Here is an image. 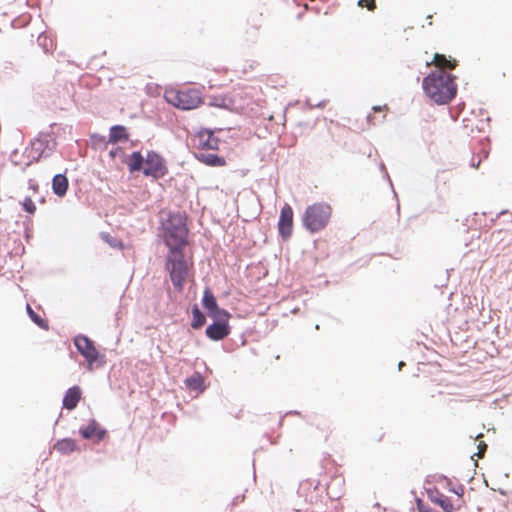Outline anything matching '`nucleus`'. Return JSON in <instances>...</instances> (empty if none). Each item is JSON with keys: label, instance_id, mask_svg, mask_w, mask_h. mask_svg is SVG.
Instances as JSON below:
<instances>
[{"label": "nucleus", "instance_id": "f257e3e1", "mask_svg": "<svg viewBox=\"0 0 512 512\" xmlns=\"http://www.w3.org/2000/svg\"><path fill=\"white\" fill-rule=\"evenodd\" d=\"M456 77L446 72H430L423 78L422 87L425 94L436 104L450 103L457 94Z\"/></svg>", "mask_w": 512, "mask_h": 512}, {"label": "nucleus", "instance_id": "f03ea898", "mask_svg": "<svg viewBox=\"0 0 512 512\" xmlns=\"http://www.w3.org/2000/svg\"><path fill=\"white\" fill-rule=\"evenodd\" d=\"M126 165L130 173L142 172L145 177L155 180L161 179L168 174V167L165 158L154 150H149L146 157L140 151H133Z\"/></svg>", "mask_w": 512, "mask_h": 512}, {"label": "nucleus", "instance_id": "7ed1b4c3", "mask_svg": "<svg viewBox=\"0 0 512 512\" xmlns=\"http://www.w3.org/2000/svg\"><path fill=\"white\" fill-rule=\"evenodd\" d=\"M163 241L168 251L179 253L188 244L189 229L185 213L169 212L167 219L162 222Z\"/></svg>", "mask_w": 512, "mask_h": 512}, {"label": "nucleus", "instance_id": "20e7f679", "mask_svg": "<svg viewBox=\"0 0 512 512\" xmlns=\"http://www.w3.org/2000/svg\"><path fill=\"white\" fill-rule=\"evenodd\" d=\"M332 216V207L326 202L308 205L301 217L302 226L311 234L327 227Z\"/></svg>", "mask_w": 512, "mask_h": 512}, {"label": "nucleus", "instance_id": "39448f33", "mask_svg": "<svg viewBox=\"0 0 512 512\" xmlns=\"http://www.w3.org/2000/svg\"><path fill=\"white\" fill-rule=\"evenodd\" d=\"M56 147L57 141L52 133H40L23 151L22 156L26 157L28 161L21 167V171L24 173L27 167L33 163L51 156Z\"/></svg>", "mask_w": 512, "mask_h": 512}, {"label": "nucleus", "instance_id": "423d86ee", "mask_svg": "<svg viewBox=\"0 0 512 512\" xmlns=\"http://www.w3.org/2000/svg\"><path fill=\"white\" fill-rule=\"evenodd\" d=\"M165 270L169 273L174 290L181 293L188 276V264L185 259L184 250H180L179 253L168 251L165 258Z\"/></svg>", "mask_w": 512, "mask_h": 512}, {"label": "nucleus", "instance_id": "0eeeda50", "mask_svg": "<svg viewBox=\"0 0 512 512\" xmlns=\"http://www.w3.org/2000/svg\"><path fill=\"white\" fill-rule=\"evenodd\" d=\"M201 305L211 320H229L231 318L228 310L219 307L217 299L209 287H206L203 292Z\"/></svg>", "mask_w": 512, "mask_h": 512}, {"label": "nucleus", "instance_id": "6e6552de", "mask_svg": "<svg viewBox=\"0 0 512 512\" xmlns=\"http://www.w3.org/2000/svg\"><path fill=\"white\" fill-rule=\"evenodd\" d=\"M174 98L173 105L181 110H192L202 103L200 92L196 89L178 91Z\"/></svg>", "mask_w": 512, "mask_h": 512}, {"label": "nucleus", "instance_id": "1a4fd4ad", "mask_svg": "<svg viewBox=\"0 0 512 512\" xmlns=\"http://www.w3.org/2000/svg\"><path fill=\"white\" fill-rule=\"evenodd\" d=\"M293 217L294 212L292 207L285 203L280 210V215L277 223L278 233L283 242L288 241L293 232Z\"/></svg>", "mask_w": 512, "mask_h": 512}, {"label": "nucleus", "instance_id": "9d476101", "mask_svg": "<svg viewBox=\"0 0 512 512\" xmlns=\"http://www.w3.org/2000/svg\"><path fill=\"white\" fill-rule=\"evenodd\" d=\"M74 344L78 352L86 359L89 366H92V364L97 361L99 353L88 337L79 335L75 337Z\"/></svg>", "mask_w": 512, "mask_h": 512}, {"label": "nucleus", "instance_id": "9b49d317", "mask_svg": "<svg viewBox=\"0 0 512 512\" xmlns=\"http://www.w3.org/2000/svg\"><path fill=\"white\" fill-rule=\"evenodd\" d=\"M199 151L218 150L220 139L214 135V131L203 128L195 136Z\"/></svg>", "mask_w": 512, "mask_h": 512}, {"label": "nucleus", "instance_id": "f8f14e48", "mask_svg": "<svg viewBox=\"0 0 512 512\" xmlns=\"http://www.w3.org/2000/svg\"><path fill=\"white\" fill-rule=\"evenodd\" d=\"M80 434L84 439H93L96 441H102L106 437V430L101 428L96 420H91L89 424L80 429Z\"/></svg>", "mask_w": 512, "mask_h": 512}, {"label": "nucleus", "instance_id": "ddd939ff", "mask_svg": "<svg viewBox=\"0 0 512 512\" xmlns=\"http://www.w3.org/2000/svg\"><path fill=\"white\" fill-rule=\"evenodd\" d=\"M195 158L210 167H222L226 164L223 156L207 151L194 152Z\"/></svg>", "mask_w": 512, "mask_h": 512}, {"label": "nucleus", "instance_id": "4468645a", "mask_svg": "<svg viewBox=\"0 0 512 512\" xmlns=\"http://www.w3.org/2000/svg\"><path fill=\"white\" fill-rule=\"evenodd\" d=\"M230 333L228 322H213L206 328V335L214 341L222 340Z\"/></svg>", "mask_w": 512, "mask_h": 512}, {"label": "nucleus", "instance_id": "2eb2a0df", "mask_svg": "<svg viewBox=\"0 0 512 512\" xmlns=\"http://www.w3.org/2000/svg\"><path fill=\"white\" fill-rule=\"evenodd\" d=\"M82 398V390L79 386L69 388L63 398V407L67 410H73L77 407Z\"/></svg>", "mask_w": 512, "mask_h": 512}, {"label": "nucleus", "instance_id": "dca6fc26", "mask_svg": "<svg viewBox=\"0 0 512 512\" xmlns=\"http://www.w3.org/2000/svg\"><path fill=\"white\" fill-rule=\"evenodd\" d=\"M69 188V181L65 173H58L52 178V191L58 197H64Z\"/></svg>", "mask_w": 512, "mask_h": 512}, {"label": "nucleus", "instance_id": "f3484780", "mask_svg": "<svg viewBox=\"0 0 512 512\" xmlns=\"http://www.w3.org/2000/svg\"><path fill=\"white\" fill-rule=\"evenodd\" d=\"M207 105L210 107H217L226 110H232L234 100L228 95H211L207 98Z\"/></svg>", "mask_w": 512, "mask_h": 512}, {"label": "nucleus", "instance_id": "a211bd4d", "mask_svg": "<svg viewBox=\"0 0 512 512\" xmlns=\"http://www.w3.org/2000/svg\"><path fill=\"white\" fill-rule=\"evenodd\" d=\"M129 139L127 128L123 125H113L109 130L108 143L117 144Z\"/></svg>", "mask_w": 512, "mask_h": 512}, {"label": "nucleus", "instance_id": "6ab92c4d", "mask_svg": "<svg viewBox=\"0 0 512 512\" xmlns=\"http://www.w3.org/2000/svg\"><path fill=\"white\" fill-rule=\"evenodd\" d=\"M54 449L61 454H70L78 449L77 443L74 439L65 438L57 441Z\"/></svg>", "mask_w": 512, "mask_h": 512}, {"label": "nucleus", "instance_id": "aec40b11", "mask_svg": "<svg viewBox=\"0 0 512 512\" xmlns=\"http://www.w3.org/2000/svg\"><path fill=\"white\" fill-rule=\"evenodd\" d=\"M185 384L188 387V389L192 391L203 392L205 390L204 378L198 372H195L193 375L188 377L185 380Z\"/></svg>", "mask_w": 512, "mask_h": 512}, {"label": "nucleus", "instance_id": "412c9836", "mask_svg": "<svg viewBox=\"0 0 512 512\" xmlns=\"http://www.w3.org/2000/svg\"><path fill=\"white\" fill-rule=\"evenodd\" d=\"M432 502L439 505L444 512H454L455 507L451 500L443 495V494H437L436 496L431 497Z\"/></svg>", "mask_w": 512, "mask_h": 512}, {"label": "nucleus", "instance_id": "4be33fe9", "mask_svg": "<svg viewBox=\"0 0 512 512\" xmlns=\"http://www.w3.org/2000/svg\"><path fill=\"white\" fill-rule=\"evenodd\" d=\"M37 42L45 53H48L53 48V40L43 33L38 36Z\"/></svg>", "mask_w": 512, "mask_h": 512}, {"label": "nucleus", "instance_id": "5701e85b", "mask_svg": "<svg viewBox=\"0 0 512 512\" xmlns=\"http://www.w3.org/2000/svg\"><path fill=\"white\" fill-rule=\"evenodd\" d=\"M434 62H436L437 65L445 66L449 69H454L456 66L455 60H447L445 55L438 53L434 55Z\"/></svg>", "mask_w": 512, "mask_h": 512}, {"label": "nucleus", "instance_id": "b1692460", "mask_svg": "<svg viewBox=\"0 0 512 512\" xmlns=\"http://www.w3.org/2000/svg\"><path fill=\"white\" fill-rule=\"evenodd\" d=\"M22 208L29 214H34L36 211V205L30 197H25L22 202Z\"/></svg>", "mask_w": 512, "mask_h": 512}, {"label": "nucleus", "instance_id": "393cba45", "mask_svg": "<svg viewBox=\"0 0 512 512\" xmlns=\"http://www.w3.org/2000/svg\"><path fill=\"white\" fill-rule=\"evenodd\" d=\"M192 320H206V315L200 310L198 304H194L191 309Z\"/></svg>", "mask_w": 512, "mask_h": 512}, {"label": "nucleus", "instance_id": "a878e982", "mask_svg": "<svg viewBox=\"0 0 512 512\" xmlns=\"http://www.w3.org/2000/svg\"><path fill=\"white\" fill-rule=\"evenodd\" d=\"M358 6L366 7L369 11H373L376 8L375 0H358Z\"/></svg>", "mask_w": 512, "mask_h": 512}, {"label": "nucleus", "instance_id": "bb28decb", "mask_svg": "<svg viewBox=\"0 0 512 512\" xmlns=\"http://www.w3.org/2000/svg\"><path fill=\"white\" fill-rule=\"evenodd\" d=\"M26 311L30 320H44L38 313H36L29 304H26Z\"/></svg>", "mask_w": 512, "mask_h": 512}, {"label": "nucleus", "instance_id": "cd10ccee", "mask_svg": "<svg viewBox=\"0 0 512 512\" xmlns=\"http://www.w3.org/2000/svg\"><path fill=\"white\" fill-rule=\"evenodd\" d=\"M326 103H327V100H322V101L318 102L317 104H313V103H311V102H310V100H307V101H306V105H307V107H308L309 109H313V108H323V107H325Z\"/></svg>", "mask_w": 512, "mask_h": 512}, {"label": "nucleus", "instance_id": "c85d7f7f", "mask_svg": "<svg viewBox=\"0 0 512 512\" xmlns=\"http://www.w3.org/2000/svg\"><path fill=\"white\" fill-rule=\"evenodd\" d=\"M17 154H18V150H17V149H15V150H13V151L11 152L10 157H9V159H10L11 163H12L14 166H20V161H18V160H17V158H15V157L17 156Z\"/></svg>", "mask_w": 512, "mask_h": 512}, {"label": "nucleus", "instance_id": "c756f323", "mask_svg": "<svg viewBox=\"0 0 512 512\" xmlns=\"http://www.w3.org/2000/svg\"><path fill=\"white\" fill-rule=\"evenodd\" d=\"M478 447H479V450H480L478 454H479L480 457H482L484 452H485V450H486V448H487V445L482 442V443L479 444Z\"/></svg>", "mask_w": 512, "mask_h": 512}, {"label": "nucleus", "instance_id": "7c9ffc66", "mask_svg": "<svg viewBox=\"0 0 512 512\" xmlns=\"http://www.w3.org/2000/svg\"><path fill=\"white\" fill-rule=\"evenodd\" d=\"M119 151H121V148H119V147H117V148H115V149H112V150L109 152L110 157H111L112 159H114V158L117 156V154H118V152H119Z\"/></svg>", "mask_w": 512, "mask_h": 512}, {"label": "nucleus", "instance_id": "2f4dec72", "mask_svg": "<svg viewBox=\"0 0 512 512\" xmlns=\"http://www.w3.org/2000/svg\"><path fill=\"white\" fill-rule=\"evenodd\" d=\"M387 108V105H384V106H374L372 108V110L375 112V113H378V112H383L384 109Z\"/></svg>", "mask_w": 512, "mask_h": 512}, {"label": "nucleus", "instance_id": "473e14b6", "mask_svg": "<svg viewBox=\"0 0 512 512\" xmlns=\"http://www.w3.org/2000/svg\"><path fill=\"white\" fill-rule=\"evenodd\" d=\"M375 120H376V118H375L374 116H372V115H370V114L367 116V121H368V123L373 124V125H376V124H377V122H376Z\"/></svg>", "mask_w": 512, "mask_h": 512}, {"label": "nucleus", "instance_id": "72a5a7b5", "mask_svg": "<svg viewBox=\"0 0 512 512\" xmlns=\"http://www.w3.org/2000/svg\"><path fill=\"white\" fill-rule=\"evenodd\" d=\"M205 322H192L193 329H200Z\"/></svg>", "mask_w": 512, "mask_h": 512}, {"label": "nucleus", "instance_id": "f704fd0d", "mask_svg": "<svg viewBox=\"0 0 512 512\" xmlns=\"http://www.w3.org/2000/svg\"><path fill=\"white\" fill-rule=\"evenodd\" d=\"M37 324H39V326L43 329H48V322H43V321H40V322H36Z\"/></svg>", "mask_w": 512, "mask_h": 512}, {"label": "nucleus", "instance_id": "c9c22d12", "mask_svg": "<svg viewBox=\"0 0 512 512\" xmlns=\"http://www.w3.org/2000/svg\"><path fill=\"white\" fill-rule=\"evenodd\" d=\"M92 138H93V140L99 139V141H101V142H103V143H106V141H105V137H104V136H97V135H94Z\"/></svg>", "mask_w": 512, "mask_h": 512}, {"label": "nucleus", "instance_id": "e433bc0d", "mask_svg": "<svg viewBox=\"0 0 512 512\" xmlns=\"http://www.w3.org/2000/svg\"><path fill=\"white\" fill-rule=\"evenodd\" d=\"M480 162H481V159H479L477 163L472 160L471 166L477 168V167H479Z\"/></svg>", "mask_w": 512, "mask_h": 512}, {"label": "nucleus", "instance_id": "4c0bfd02", "mask_svg": "<svg viewBox=\"0 0 512 512\" xmlns=\"http://www.w3.org/2000/svg\"><path fill=\"white\" fill-rule=\"evenodd\" d=\"M385 117H386V115H385V114H383V115H382V117H381V120H379V121H378V123H383V122H384V120H385Z\"/></svg>", "mask_w": 512, "mask_h": 512}, {"label": "nucleus", "instance_id": "58836bf2", "mask_svg": "<svg viewBox=\"0 0 512 512\" xmlns=\"http://www.w3.org/2000/svg\"><path fill=\"white\" fill-rule=\"evenodd\" d=\"M385 174H386V177H387V179L389 180L390 184L392 185V182H391L390 176L387 174V172H386V171H385Z\"/></svg>", "mask_w": 512, "mask_h": 512}, {"label": "nucleus", "instance_id": "ea45409f", "mask_svg": "<svg viewBox=\"0 0 512 512\" xmlns=\"http://www.w3.org/2000/svg\"><path fill=\"white\" fill-rule=\"evenodd\" d=\"M109 235L105 236V240H107V243H110V240H108Z\"/></svg>", "mask_w": 512, "mask_h": 512}, {"label": "nucleus", "instance_id": "a19ab883", "mask_svg": "<svg viewBox=\"0 0 512 512\" xmlns=\"http://www.w3.org/2000/svg\"><path fill=\"white\" fill-rule=\"evenodd\" d=\"M109 235L105 236V240H107V243H110V240H108Z\"/></svg>", "mask_w": 512, "mask_h": 512}, {"label": "nucleus", "instance_id": "79ce46f5", "mask_svg": "<svg viewBox=\"0 0 512 512\" xmlns=\"http://www.w3.org/2000/svg\"><path fill=\"white\" fill-rule=\"evenodd\" d=\"M381 169L385 170V165L384 164L381 165Z\"/></svg>", "mask_w": 512, "mask_h": 512}]
</instances>
